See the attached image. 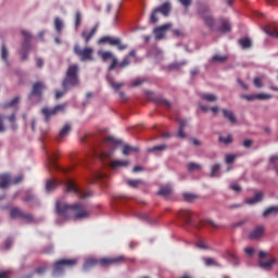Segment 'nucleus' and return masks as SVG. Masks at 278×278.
Listing matches in <instances>:
<instances>
[{
  "instance_id": "9b49d317",
  "label": "nucleus",
  "mask_w": 278,
  "mask_h": 278,
  "mask_svg": "<svg viewBox=\"0 0 278 278\" xmlns=\"http://www.w3.org/2000/svg\"><path fill=\"white\" fill-rule=\"evenodd\" d=\"M199 15L203 18L204 23L213 28L215 25V18L212 16L211 10L208 8H200Z\"/></svg>"
},
{
  "instance_id": "412c9836",
  "label": "nucleus",
  "mask_w": 278,
  "mask_h": 278,
  "mask_svg": "<svg viewBox=\"0 0 278 278\" xmlns=\"http://www.w3.org/2000/svg\"><path fill=\"white\" fill-rule=\"evenodd\" d=\"M263 30H265V34H267V36L278 39V29L277 28L270 27V26H265L263 28Z\"/></svg>"
},
{
  "instance_id": "6e6552de",
  "label": "nucleus",
  "mask_w": 278,
  "mask_h": 278,
  "mask_svg": "<svg viewBox=\"0 0 278 278\" xmlns=\"http://www.w3.org/2000/svg\"><path fill=\"white\" fill-rule=\"evenodd\" d=\"M109 43L112 47H117L118 51H124L128 48V45L123 43L118 37L103 36L99 39V45Z\"/></svg>"
},
{
  "instance_id": "2eb2a0df",
  "label": "nucleus",
  "mask_w": 278,
  "mask_h": 278,
  "mask_svg": "<svg viewBox=\"0 0 278 278\" xmlns=\"http://www.w3.org/2000/svg\"><path fill=\"white\" fill-rule=\"evenodd\" d=\"M222 114H224V118H226L230 124L236 125L238 123V117L235 115L233 111L222 109Z\"/></svg>"
},
{
  "instance_id": "20e7f679",
  "label": "nucleus",
  "mask_w": 278,
  "mask_h": 278,
  "mask_svg": "<svg viewBox=\"0 0 278 278\" xmlns=\"http://www.w3.org/2000/svg\"><path fill=\"white\" fill-rule=\"evenodd\" d=\"M128 262H135L132 258H128L125 255L116 256V257H103L99 260V265L101 267L108 268L110 266H118Z\"/></svg>"
},
{
  "instance_id": "338daca9",
  "label": "nucleus",
  "mask_w": 278,
  "mask_h": 278,
  "mask_svg": "<svg viewBox=\"0 0 278 278\" xmlns=\"http://www.w3.org/2000/svg\"><path fill=\"white\" fill-rule=\"evenodd\" d=\"M245 252V254L252 256L255 252V250L253 248H245V250H243Z\"/></svg>"
},
{
  "instance_id": "2f4dec72",
  "label": "nucleus",
  "mask_w": 278,
  "mask_h": 278,
  "mask_svg": "<svg viewBox=\"0 0 278 278\" xmlns=\"http://www.w3.org/2000/svg\"><path fill=\"white\" fill-rule=\"evenodd\" d=\"M97 265H99V260L90 258V260H88V261L85 263L84 268H85V269H89V268L94 267V266H97Z\"/></svg>"
},
{
  "instance_id": "603ef678",
  "label": "nucleus",
  "mask_w": 278,
  "mask_h": 278,
  "mask_svg": "<svg viewBox=\"0 0 278 278\" xmlns=\"http://www.w3.org/2000/svg\"><path fill=\"white\" fill-rule=\"evenodd\" d=\"M241 99L249 101V102L257 100L256 96H248V94L241 96Z\"/></svg>"
},
{
  "instance_id": "f257e3e1",
  "label": "nucleus",
  "mask_w": 278,
  "mask_h": 278,
  "mask_svg": "<svg viewBox=\"0 0 278 278\" xmlns=\"http://www.w3.org/2000/svg\"><path fill=\"white\" fill-rule=\"evenodd\" d=\"M55 210L56 213L65 219H86L89 217L87 206L83 203L68 205L63 200H58L55 203Z\"/></svg>"
},
{
  "instance_id": "c03bdc74",
  "label": "nucleus",
  "mask_w": 278,
  "mask_h": 278,
  "mask_svg": "<svg viewBox=\"0 0 278 278\" xmlns=\"http://www.w3.org/2000/svg\"><path fill=\"white\" fill-rule=\"evenodd\" d=\"M219 170H220V165H219V163H217L212 168L211 177H213V178L216 177L217 174L219 173Z\"/></svg>"
},
{
  "instance_id": "a19ab883",
  "label": "nucleus",
  "mask_w": 278,
  "mask_h": 278,
  "mask_svg": "<svg viewBox=\"0 0 278 278\" xmlns=\"http://www.w3.org/2000/svg\"><path fill=\"white\" fill-rule=\"evenodd\" d=\"M232 141V135H228V137H219V142H224V144H230Z\"/></svg>"
},
{
  "instance_id": "4d7b16f0",
  "label": "nucleus",
  "mask_w": 278,
  "mask_h": 278,
  "mask_svg": "<svg viewBox=\"0 0 278 278\" xmlns=\"http://www.w3.org/2000/svg\"><path fill=\"white\" fill-rule=\"evenodd\" d=\"M130 152H132V146H124L123 154L124 155H129Z\"/></svg>"
},
{
  "instance_id": "7c9ffc66",
  "label": "nucleus",
  "mask_w": 278,
  "mask_h": 278,
  "mask_svg": "<svg viewBox=\"0 0 278 278\" xmlns=\"http://www.w3.org/2000/svg\"><path fill=\"white\" fill-rule=\"evenodd\" d=\"M173 192V189L167 186V187H163L161 188V190L159 191V195H162V197H169Z\"/></svg>"
},
{
  "instance_id": "c85d7f7f",
  "label": "nucleus",
  "mask_w": 278,
  "mask_h": 278,
  "mask_svg": "<svg viewBox=\"0 0 278 278\" xmlns=\"http://www.w3.org/2000/svg\"><path fill=\"white\" fill-rule=\"evenodd\" d=\"M7 119L9 121V123L11 124V128L13 130L17 129V125H16V113H12V115H9V117H7Z\"/></svg>"
},
{
  "instance_id": "3c124183",
  "label": "nucleus",
  "mask_w": 278,
  "mask_h": 278,
  "mask_svg": "<svg viewBox=\"0 0 278 278\" xmlns=\"http://www.w3.org/2000/svg\"><path fill=\"white\" fill-rule=\"evenodd\" d=\"M184 198L187 202H193L197 199V197L194 194H191V193L184 194Z\"/></svg>"
},
{
  "instance_id": "cd10ccee",
  "label": "nucleus",
  "mask_w": 278,
  "mask_h": 278,
  "mask_svg": "<svg viewBox=\"0 0 278 278\" xmlns=\"http://www.w3.org/2000/svg\"><path fill=\"white\" fill-rule=\"evenodd\" d=\"M128 164H129L128 161H112L111 162V167L113 169H116L121 166L126 167V166H128Z\"/></svg>"
},
{
  "instance_id": "a211bd4d",
  "label": "nucleus",
  "mask_w": 278,
  "mask_h": 278,
  "mask_svg": "<svg viewBox=\"0 0 278 278\" xmlns=\"http://www.w3.org/2000/svg\"><path fill=\"white\" fill-rule=\"evenodd\" d=\"M72 130V126L71 124H65L63 126V128H61V131L59 132L58 137H56V141L61 142L63 138H65L70 131Z\"/></svg>"
},
{
  "instance_id": "bb28decb",
  "label": "nucleus",
  "mask_w": 278,
  "mask_h": 278,
  "mask_svg": "<svg viewBox=\"0 0 278 278\" xmlns=\"http://www.w3.org/2000/svg\"><path fill=\"white\" fill-rule=\"evenodd\" d=\"M278 214V206H271L263 212V217H268Z\"/></svg>"
},
{
  "instance_id": "69168bd1",
  "label": "nucleus",
  "mask_w": 278,
  "mask_h": 278,
  "mask_svg": "<svg viewBox=\"0 0 278 278\" xmlns=\"http://www.w3.org/2000/svg\"><path fill=\"white\" fill-rule=\"evenodd\" d=\"M185 8H189L192 4V0H178Z\"/></svg>"
},
{
  "instance_id": "4c0bfd02",
  "label": "nucleus",
  "mask_w": 278,
  "mask_h": 278,
  "mask_svg": "<svg viewBox=\"0 0 278 278\" xmlns=\"http://www.w3.org/2000/svg\"><path fill=\"white\" fill-rule=\"evenodd\" d=\"M100 56L102 58L103 61H108L109 59L114 58V55L111 51H102V52H100Z\"/></svg>"
},
{
  "instance_id": "7ed1b4c3",
  "label": "nucleus",
  "mask_w": 278,
  "mask_h": 278,
  "mask_svg": "<svg viewBox=\"0 0 278 278\" xmlns=\"http://www.w3.org/2000/svg\"><path fill=\"white\" fill-rule=\"evenodd\" d=\"M59 185H63L66 188V191L68 193H74V194L78 195L80 199H87L90 197L89 193H84L83 190H80L78 188V186L76 185V182L73 181L72 179H67L64 181H58L55 179H50L46 184V190L48 192H52Z\"/></svg>"
},
{
  "instance_id": "393cba45",
  "label": "nucleus",
  "mask_w": 278,
  "mask_h": 278,
  "mask_svg": "<svg viewBox=\"0 0 278 278\" xmlns=\"http://www.w3.org/2000/svg\"><path fill=\"white\" fill-rule=\"evenodd\" d=\"M239 45L243 49H250L252 47V40L249 37L239 39Z\"/></svg>"
},
{
  "instance_id": "6ab92c4d",
  "label": "nucleus",
  "mask_w": 278,
  "mask_h": 278,
  "mask_svg": "<svg viewBox=\"0 0 278 278\" xmlns=\"http://www.w3.org/2000/svg\"><path fill=\"white\" fill-rule=\"evenodd\" d=\"M191 216H192V213L188 210H181L179 213V217L182 218L187 225L191 224Z\"/></svg>"
},
{
  "instance_id": "5701e85b",
  "label": "nucleus",
  "mask_w": 278,
  "mask_h": 278,
  "mask_svg": "<svg viewBox=\"0 0 278 278\" xmlns=\"http://www.w3.org/2000/svg\"><path fill=\"white\" fill-rule=\"evenodd\" d=\"M201 98L210 103L216 102L218 100L217 96L214 93H202Z\"/></svg>"
},
{
  "instance_id": "ddd939ff",
  "label": "nucleus",
  "mask_w": 278,
  "mask_h": 278,
  "mask_svg": "<svg viewBox=\"0 0 278 278\" xmlns=\"http://www.w3.org/2000/svg\"><path fill=\"white\" fill-rule=\"evenodd\" d=\"M172 27L170 23L163 24L154 28L153 33L156 40H162L165 38L167 30Z\"/></svg>"
},
{
  "instance_id": "a18cd8bd",
  "label": "nucleus",
  "mask_w": 278,
  "mask_h": 278,
  "mask_svg": "<svg viewBox=\"0 0 278 278\" xmlns=\"http://www.w3.org/2000/svg\"><path fill=\"white\" fill-rule=\"evenodd\" d=\"M81 24V13L80 11H77L76 14H75V25H76V28H78Z\"/></svg>"
},
{
  "instance_id": "13d9d810",
  "label": "nucleus",
  "mask_w": 278,
  "mask_h": 278,
  "mask_svg": "<svg viewBox=\"0 0 278 278\" xmlns=\"http://www.w3.org/2000/svg\"><path fill=\"white\" fill-rule=\"evenodd\" d=\"M5 131V126H4V115H0V132Z\"/></svg>"
},
{
  "instance_id": "72a5a7b5",
  "label": "nucleus",
  "mask_w": 278,
  "mask_h": 278,
  "mask_svg": "<svg viewBox=\"0 0 278 278\" xmlns=\"http://www.w3.org/2000/svg\"><path fill=\"white\" fill-rule=\"evenodd\" d=\"M54 26H55V29H56L58 34H61L62 30H63V22L60 17H55Z\"/></svg>"
},
{
  "instance_id": "8fccbe9b",
  "label": "nucleus",
  "mask_w": 278,
  "mask_h": 278,
  "mask_svg": "<svg viewBox=\"0 0 278 278\" xmlns=\"http://www.w3.org/2000/svg\"><path fill=\"white\" fill-rule=\"evenodd\" d=\"M143 83H144V80H142V78H137L136 80H132L131 87L137 88V87L141 86Z\"/></svg>"
},
{
  "instance_id": "4468645a",
  "label": "nucleus",
  "mask_w": 278,
  "mask_h": 278,
  "mask_svg": "<svg viewBox=\"0 0 278 278\" xmlns=\"http://www.w3.org/2000/svg\"><path fill=\"white\" fill-rule=\"evenodd\" d=\"M45 90H46V85H43L40 81L34 83L30 96L41 98L42 97V92Z\"/></svg>"
},
{
  "instance_id": "0eeeda50",
  "label": "nucleus",
  "mask_w": 278,
  "mask_h": 278,
  "mask_svg": "<svg viewBox=\"0 0 278 278\" xmlns=\"http://www.w3.org/2000/svg\"><path fill=\"white\" fill-rule=\"evenodd\" d=\"M170 12H172V4L169 2H164L162 5L155 8L152 11V14L150 16V23L156 24L159 22L157 13H161L164 16H168Z\"/></svg>"
},
{
  "instance_id": "dca6fc26",
  "label": "nucleus",
  "mask_w": 278,
  "mask_h": 278,
  "mask_svg": "<svg viewBox=\"0 0 278 278\" xmlns=\"http://www.w3.org/2000/svg\"><path fill=\"white\" fill-rule=\"evenodd\" d=\"M264 232H265L264 226L256 227L255 230L250 232V240H257V239L262 238Z\"/></svg>"
},
{
  "instance_id": "f3484780",
  "label": "nucleus",
  "mask_w": 278,
  "mask_h": 278,
  "mask_svg": "<svg viewBox=\"0 0 278 278\" xmlns=\"http://www.w3.org/2000/svg\"><path fill=\"white\" fill-rule=\"evenodd\" d=\"M98 31V26L92 27L91 31L87 33L86 30H84L81 33V37L84 38L86 45H88L90 42V40L94 37V35Z\"/></svg>"
},
{
  "instance_id": "37998d69",
  "label": "nucleus",
  "mask_w": 278,
  "mask_h": 278,
  "mask_svg": "<svg viewBox=\"0 0 278 278\" xmlns=\"http://www.w3.org/2000/svg\"><path fill=\"white\" fill-rule=\"evenodd\" d=\"M204 261H205V265L208 267H211V266L219 267L220 266L214 258L208 257V258H205Z\"/></svg>"
},
{
  "instance_id": "5fc2aeb1",
  "label": "nucleus",
  "mask_w": 278,
  "mask_h": 278,
  "mask_svg": "<svg viewBox=\"0 0 278 278\" xmlns=\"http://www.w3.org/2000/svg\"><path fill=\"white\" fill-rule=\"evenodd\" d=\"M269 162L274 164V166L276 167V173L278 174V156H271V159H269Z\"/></svg>"
},
{
  "instance_id": "6e6d98bb",
  "label": "nucleus",
  "mask_w": 278,
  "mask_h": 278,
  "mask_svg": "<svg viewBox=\"0 0 278 278\" xmlns=\"http://www.w3.org/2000/svg\"><path fill=\"white\" fill-rule=\"evenodd\" d=\"M117 65H119V64H118V60H117V58L113 56V61H112V64L109 66V71L115 70V67H116Z\"/></svg>"
},
{
  "instance_id": "a878e982",
  "label": "nucleus",
  "mask_w": 278,
  "mask_h": 278,
  "mask_svg": "<svg viewBox=\"0 0 278 278\" xmlns=\"http://www.w3.org/2000/svg\"><path fill=\"white\" fill-rule=\"evenodd\" d=\"M10 215L13 219H16V218H23L24 213L20 208L13 207L10 212Z\"/></svg>"
},
{
  "instance_id": "de8ad7c7",
  "label": "nucleus",
  "mask_w": 278,
  "mask_h": 278,
  "mask_svg": "<svg viewBox=\"0 0 278 278\" xmlns=\"http://www.w3.org/2000/svg\"><path fill=\"white\" fill-rule=\"evenodd\" d=\"M23 219H25L27 223L33 224L35 222L33 215L23 213L22 216Z\"/></svg>"
},
{
  "instance_id": "49530a36",
  "label": "nucleus",
  "mask_w": 278,
  "mask_h": 278,
  "mask_svg": "<svg viewBox=\"0 0 278 278\" xmlns=\"http://www.w3.org/2000/svg\"><path fill=\"white\" fill-rule=\"evenodd\" d=\"M254 86L256 88H263L264 87L262 77H258V76L254 77Z\"/></svg>"
},
{
  "instance_id": "1a4fd4ad",
  "label": "nucleus",
  "mask_w": 278,
  "mask_h": 278,
  "mask_svg": "<svg viewBox=\"0 0 278 278\" xmlns=\"http://www.w3.org/2000/svg\"><path fill=\"white\" fill-rule=\"evenodd\" d=\"M77 264V260L73 258V260H60L58 262L54 263L53 265V276L56 275H61L64 271V268H72L75 267Z\"/></svg>"
},
{
  "instance_id": "f8f14e48",
  "label": "nucleus",
  "mask_w": 278,
  "mask_h": 278,
  "mask_svg": "<svg viewBox=\"0 0 278 278\" xmlns=\"http://www.w3.org/2000/svg\"><path fill=\"white\" fill-rule=\"evenodd\" d=\"M22 35L24 37V42L22 45L23 51L21 52L22 60L25 61L28 58V50L30 49V39L31 35L27 30H22Z\"/></svg>"
},
{
  "instance_id": "aec40b11",
  "label": "nucleus",
  "mask_w": 278,
  "mask_h": 278,
  "mask_svg": "<svg viewBox=\"0 0 278 278\" xmlns=\"http://www.w3.org/2000/svg\"><path fill=\"white\" fill-rule=\"evenodd\" d=\"M12 184L9 175H0V188L5 189L8 186Z\"/></svg>"
},
{
  "instance_id": "79ce46f5",
  "label": "nucleus",
  "mask_w": 278,
  "mask_h": 278,
  "mask_svg": "<svg viewBox=\"0 0 278 278\" xmlns=\"http://www.w3.org/2000/svg\"><path fill=\"white\" fill-rule=\"evenodd\" d=\"M129 64H130L129 55H126V56L124 58V60H123L121 63H118V66H119L121 68H125V67L129 66Z\"/></svg>"
},
{
  "instance_id": "473e14b6",
  "label": "nucleus",
  "mask_w": 278,
  "mask_h": 278,
  "mask_svg": "<svg viewBox=\"0 0 278 278\" xmlns=\"http://www.w3.org/2000/svg\"><path fill=\"white\" fill-rule=\"evenodd\" d=\"M8 58H9V50L7 49L5 45L3 43V45L1 46V59H2L7 64H9Z\"/></svg>"
},
{
  "instance_id": "c9c22d12",
  "label": "nucleus",
  "mask_w": 278,
  "mask_h": 278,
  "mask_svg": "<svg viewBox=\"0 0 278 278\" xmlns=\"http://www.w3.org/2000/svg\"><path fill=\"white\" fill-rule=\"evenodd\" d=\"M200 169H202V166L199 164V163H189L188 164V170L190 172V173H193V172H195V170H200Z\"/></svg>"
},
{
  "instance_id": "4be33fe9",
  "label": "nucleus",
  "mask_w": 278,
  "mask_h": 278,
  "mask_svg": "<svg viewBox=\"0 0 278 278\" xmlns=\"http://www.w3.org/2000/svg\"><path fill=\"white\" fill-rule=\"evenodd\" d=\"M263 198H264L263 192H258V193L254 194V198H252L245 202L250 205H254L256 203H260L263 200Z\"/></svg>"
},
{
  "instance_id": "864d4df0",
  "label": "nucleus",
  "mask_w": 278,
  "mask_h": 278,
  "mask_svg": "<svg viewBox=\"0 0 278 278\" xmlns=\"http://www.w3.org/2000/svg\"><path fill=\"white\" fill-rule=\"evenodd\" d=\"M173 36L174 37H177V38H179V37H184L185 36V33L181 30V29H173Z\"/></svg>"
},
{
  "instance_id": "ea45409f",
  "label": "nucleus",
  "mask_w": 278,
  "mask_h": 278,
  "mask_svg": "<svg viewBox=\"0 0 278 278\" xmlns=\"http://www.w3.org/2000/svg\"><path fill=\"white\" fill-rule=\"evenodd\" d=\"M273 99V96L269 93H256V100L265 101Z\"/></svg>"
},
{
  "instance_id": "bf43d9fd",
  "label": "nucleus",
  "mask_w": 278,
  "mask_h": 278,
  "mask_svg": "<svg viewBox=\"0 0 278 278\" xmlns=\"http://www.w3.org/2000/svg\"><path fill=\"white\" fill-rule=\"evenodd\" d=\"M160 104L165 106L167 110H170L172 104L168 102V100H160Z\"/></svg>"
},
{
  "instance_id": "f704fd0d",
  "label": "nucleus",
  "mask_w": 278,
  "mask_h": 278,
  "mask_svg": "<svg viewBox=\"0 0 278 278\" xmlns=\"http://www.w3.org/2000/svg\"><path fill=\"white\" fill-rule=\"evenodd\" d=\"M20 102V98H13V100H10V102H5V104L2 105V108L4 110L9 109V108H13L15 104H17Z\"/></svg>"
},
{
  "instance_id": "e2e57ef3",
  "label": "nucleus",
  "mask_w": 278,
  "mask_h": 278,
  "mask_svg": "<svg viewBox=\"0 0 278 278\" xmlns=\"http://www.w3.org/2000/svg\"><path fill=\"white\" fill-rule=\"evenodd\" d=\"M122 87H124V83H112V88L114 90H119Z\"/></svg>"
},
{
  "instance_id": "774afa93",
  "label": "nucleus",
  "mask_w": 278,
  "mask_h": 278,
  "mask_svg": "<svg viewBox=\"0 0 278 278\" xmlns=\"http://www.w3.org/2000/svg\"><path fill=\"white\" fill-rule=\"evenodd\" d=\"M206 225H210V226H212L215 229L219 228V226L215 222H213V220H206Z\"/></svg>"
},
{
  "instance_id": "052dcab7",
  "label": "nucleus",
  "mask_w": 278,
  "mask_h": 278,
  "mask_svg": "<svg viewBox=\"0 0 278 278\" xmlns=\"http://www.w3.org/2000/svg\"><path fill=\"white\" fill-rule=\"evenodd\" d=\"M252 146H253L252 139H245V140L243 141V147H244L245 149H250Z\"/></svg>"
},
{
  "instance_id": "423d86ee",
  "label": "nucleus",
  "mask_w": 278,
  "mask_h": 278,
  "mask_svg": "<svg viewBox=\"0 0 278 278\" xmlns=\"http://www.w3.org/2000/svg\"><path fill=\"white\" fill-rule=\"evenodd\" d=\"M66 108V102L64 104H56L53 109H49V106H43L41 109V113L45 116L46 123H49L51 117L58 115L59 113H63Z\"/></svg>"
},
{
  "instance_id": "09e8293b",
  "label": "nucleus",
  "mask_w": 278,
  "mask_h": 278,
  "mask_svg": "<svg viewBox=\"0 0 278 278\" xmlns=\"http://www.w3.org/2000/svg\"><path fill=\"white\" fill-rule=\"evenodd\" d=\"M236 157V154H226V164H232Z\"/></svg>"
},
{
  "instance_id": "0e129e2a",
  "label": "nucleus",
  "mask_w": 278,
  "mask_h": 278,
  "mask_svg": "<svg viewBox=\"0 0 278 278\" xmlns=\"http://www.w3.org/2000/svg\"><path fill=\"white\" fill-rule=\"evenodd\" d=\"M23 179H24V177L22 175H20V176H17L16 178H14L12 180V184L13 185H18V184H21L23 181Z\"/></svg>"
},
{
  "instance_id": "58836bf2",
  "label": "nucleus",
  "mask_w": 278,
  "mask_h": 278,
  "mask_svg": "<svg viewBox=\"0 0 278 278\" xmlns=\"http://www.w3.org/2000/svg\"><path fill=\"white\" fill-rule=\"evenodd\" d=\"M127 184L131 188H138L139 186L144 185L142 180H128Z\"/></svg>"
},
{
  "instance_id": "680f3d73",
  "label": "nucleus",
  "mask_w": 278,
  "mask_h": 278,
  "mask_svg": "<svg viewBox=\"0 0 278 278\" xmlns=\"http://www.w3.org/2000/svg\"><path fill=\"white\" fill-rule=\"evenodd\" d=\"M177 136H178L180 139H186V138H187V135H186V132H185V128H179Z\"/></svg>"
},
{
  "instance_id": "9d476101",
  "label": "nucleus",
  "mask_w": 278,
  "mask_h": 278,
  "mask_svg": "<svg viewBox=\"0 0 278 278\" xmlns=\"http://www.w3.org/2000/svg\"><path fill=\"white\" fill-rule=\"evenodd\" d=\"M268 254L264 251L258 252V258H261V261H258V267L263 268V269H267V270H271L274 265L278 263L277 258H271L268 262H263V258L267 257Z\"/></svg>"
},
{
  "instance_id": "c756f323",
  "label": "nucleus",
  "mask_w": 278,
  "mask_h": 278,
  "mask_svg": "<svg viewBox=\"0 0 278 278\" xmlns=\"http://www.w3.org/2000/svg\"><path fill=\"white\" fill-rule=\"evenodd\" d=\"M167 149V146L163 143L162 146H154L153 148H149L148 152L149 153H154V152H163Z\"/></svg>"
},
{
  "instance_id": "39448f33",
  "label": "nucleus",
  "mask_w": 278,
  "mask_h": 278,
  "mask_svg": "<svg viewBox=\"0 0 278 278\" xmlns=\"http://www.w3.org/2000/svg\"><path fill=\"white\" fill-rule=\"evenodd\" d=\"M93 48L86 47L81 49L78 43L74 46V53L80 59L81 62L93 61Z\"/></svg>"
},
{
  "instance_id": "b1692460",
  "label": "nucleus",
  "mask_w": 278,
  "mask_h": 278,
  "mask_svg": "<svg viewBox=\"0 0 278 278\" xmlns=\"http://www.w3.org/2000/svg\"><path fill=\"white\" fill-rule=\"evenodd\" d=\"M231 30V25L228 20H222V26L219 27V31L229 33Z\"/></svg>"
},
{
  "instance_id": "f03ea898",
  "label": "nucleus",
  "mask_w": 278,
  "mask_h": 278,
  "mask_svg": "<svg viewBox=\"0 0 278 278\" xmlns=\"http://www.w3.org/2000/svg\"><path fill=\"white\" fill-rule=\"evenodd\" d=\"M79 85V66L78 64H71L67 68L65 78L62 83V88L64 91H56L55 99H61L65 92L70 89L75 88Z\"/></svg>"
},
{
  "instance_id": "e433bc0d",
  "label": "nucleus",
  "mask_w": 278,
  "mask_h": 278,
  "mask_svg": "<svg viewBox=\"0 0 278 278\" xmlns=\"http://www.w3.org/2000/svg\"><path fill=\"white\" fill-rule=\"evenodd\" d=\"M228 60L227 55L215 54L213 61L217 63H225Z\"/></svg>"
}]
</instances>
